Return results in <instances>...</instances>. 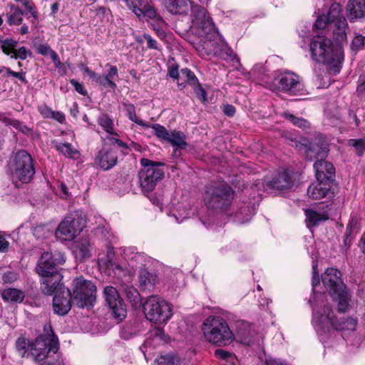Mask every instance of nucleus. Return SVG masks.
<instances>
[{"instance_id": "49", "label": "nucleus", "mask_w": 365, "mask_h": 365, "mask_svg": "<svg viewBox=\"0 0 365 365\" xmlns=\"http://www.w3.org/2000/svg\"><path fill=\"white\" fill-rule=\"evenodd\" d=\"M36 51L38 53L43 56L49 55L50 57L52 56V53H56L51 48V47L46 43H41L36 46Z\"/></svg>"}, {"instance_id": "54", "label": "nucleus", "mask_w": 365, "mask_h": 365, "mask_svg": "<svg viewBox=\"0 0 365 365\" xmlns=\"http://www.w3.org/2000/svg\"><path fill=\"white\" fill-rule=\"evenodd\" d=\"M215 356L219 358V359H229L230 358H232V355L225 351V350H223V349H216L215 351Z\"/></svg>"}, {"instance_id": "64", "label": "nucleus", "mask_w": 365, "mask_h": 365, "mask_svg": "<svg viewBox=\"0 0 365 365\" xmlns=\"http://www.w3.org/2000/svg\"><path fill=\"white\" fill-rule=\"evenodd\" d=\"M91 79L96 83L102 85L105 87V78L103 76H99L95 73Z\"/></svg>"}, {"instance_id": "44", "label": "nucleus", "mask_w": 365, "mask_h": 365, "mask_svg": "<svg viewBox=\"0 0 365 365\" xmlns=\"http://www.w3.org/2000/svg\"><path fill=\"white\" fill-rule=\"evenodd\" d=\"M349 145L353 146L359 155L365 150V140L364 138L350 139L349 140Z\"/></svg>"}, {"instance_id": "31", "label": "nucleus", "mask_w": 365, "mask_h": 365, "mask_svg": "<svg viewBox=\"0 0 365 365\" xmlns=\"http://www.w3.org/2000/svg\"><path fill=\"white\" fill-rule=\"evenodd\" d=\"M123 106L127 117L133 122L143 127L149 128L150 125L138 118L135 113V108L133 104L123 103Z\"/></svg>"}, {"instance_id": "19", "label": "nucleus", "mask_w": 365, "mask_h": 365, "mask_svg": "<svg viewBox=\"0 0 365 365\" xmlns=\"http://www.w3.org/2000/svg\"><path fill=\"white\" fill-rule=\"evenodd\" d=\"M307 195L313 200L322 198L330 199L334 195L331 189V181L329 180H317L312 183L307 189Z\"/></svg>"}, {"instance_id": "12", "label": "nucleus", "mask_w": 365, "mask_h": 365, "mask_svg": "<svg viewBox=\"0 0 365 365\" xmlns=\"http://www.w3.org/2000/svg\"><path fill=\"white\" fill-rule=\"evenodd\" d=\"M143 312L147 319L156 323H165L173 316L170 304L161 297L150 296L143 303Z\"/></svg>"}, {"instance_id": "47", "label": "nucleus", "mask_w": 365, "mask_h": 365, "mask_svg": "<svg viewBox=\"0 0 365 365\" xmlns=\"http://www.w3.org/2000/svg\"><path fill=\"white\" fill-rule=\"evenodd\" d=\"M31 52L24 46L20 47L19 49H16L11 58L16 59L25 60L28 56H31Z\"/></svg>"}, {"instance_id": "2", "label": "nucleus", "mask_w": 365, "mask_h": 365, "mask_svg": "<svg viewBox=\"0 0 365 365\" xmlns=\"http://www.w3.org/2000/svg\"><path fill=\"white\" fill-rule=\"evenodd\" d=\"M309 302L312 306V323L318 333L330 331L331 329L339 331H351L356 329L357 321L352 317L344 318L341 321L335 319L334 312L323 293L317 294Z\"/></svg>"}, {"instance_id": "58", "label": "nucleus", "mask_w": 365, "mask_h": 365, "mask_svg": "<svg viewBox=\"0 0 365 365\" xmlns=\"http://www.w3.org/2000/svg\"><path fill=\"white\" fill-rule=\"evenodd\" d=\"M356 91L359 95L365 96V77H359V85L357 86Z\"/></svg>"}, {"instance_id": "4", "label": "nucleus", "mask_w": 365, "mask_h": 365, "mask_svg": "<svg viewBox=\"0 0 365 365\" xmlns=\"http://www.w3.org/2000/svg\"><path fill=\"white\" fill-rule=\"evenodd\" d=\"M312 58L318 63L329 65L334 74L339 72L344 59L342 46L334 44L330 38L317 35L314 36L309 44Z\"/></svg>"}, {"instance_id": "36", "label": "nucleus", "mask_w": 365, "mask_h": 365, "mask_svg": "<svg viewBox=\"0 0 365 365\" xmlns=\"http://www.w3.org/2000/svg\"><path fill=\"white\" fill-rule=\"evenodd\" d=\"M1 120L5 125H11L16 129L21 131L22 133H26L29 131V128L26 125H25L22 122L18 120L9 118L7 117H3L2 118H1Z\"/></svg>"}, {"instance_id": "29", "label": "nucleus", "mask_w": 365, "mask_h": 365, "mask_svg": "<svg viewBox=\"0 0 365 365\" xmlns=\"http://www.w3.org/2000/svg\"><path fill=\"white\" fill-rule=\"evenodd\" d=\"M4 301L11 302H21L25 297L24 292L17 289H6L1 294Z\"/></svg>"}, {"instance_id": "48", "label": "nucleus", "mask_w": 365, "mask_h": 365, "mask_svg": "<svg viewBox=\"0 0 365 365\" xmlns=\"http://www.w3.org/2000/svg\"><path fill=\"white\" fill-rule=\"evenodd\" d=\"M358 222L355 219H351L346 226V235L354 236L357 232Z\"/></svg>"}, {"instance_id": "33", "label": "nucleus", "mask_w": 365, "mask_h": 365, "mask_svg": "<svg viewBox=\"0 0 365 365\" xmlns=\"http://www.w3.org/2000/svg\"><path fill=\"white\" fill-rule=\"evenodd\" d=\"M327 17L329 18L331 21V24L334 21L339 20L340 18H344L341 14V7L339 3H334L331 5Z\"/></svg>"}, {"instance_id": "6", "label": "nucleus", "mask_w": 365, "mask_h": 365, "mask_svg": "<svg viewBox=\"0 0 365 365\" xmlns=\"http://www.w3.org/2000/svg\"><path fill=\"white\" fill-rule=\"evenodd\" d=\"M341 272L333 267L328 268L322 276V281L337 304L339 312H346L350 307V294L341 280Z\"/></svg>"}, {"instance_id": "56", "label": "nucleus", "mask_w": 365, "mask_h": 365, "mask_svg": "<svg viewBox=\"0 0 365 365\" xmlns=\"http://www.w3.org/2000/svg\"><path fill=\"white\" fill-rule=\"evenodd\" d=\"M223 113L229 117H232L235 113V108L232 105L227 104L222 106Z\"/></svg>"}, {"instance_id": "13", "label": "nucleus", "mask_w": 365, "mask_h": 365, "mask_svg": "<svg viewBox=\"0 0 365 365\" xmlns=\"http://www.w3.org/2000/svg\"><path fill=\"white\" fill-rule=\"evenodd\" d=\"M140 163L143 167L139 173L140 186L144 192H150L163 178L164 171L160 168V163L147 158H142Z\"/></svg>"}, {"instance_id": "30", "label": "nucleus", "mask_w": 365, "mask_h": 365, "mask_svg": "<svg viewBox=\"0 0 365 365\" xmlns=\"http://www.w3.org/2000/svg\"><path fill=\"white\" fill-rule=\"evenodd\" d=\"M156 275L149 272L145 269H141L139 274V282L145 288H153L155 284Z\"/></svg>"}, {"instance_id": "11", "label": "nucleus", "mask_w": 365, "mask_h": 365, "mask_svg": "<svg viewBox=\"0 0 365 365\" xmlns=\"http://www.w3.org/2000/svg\"><path fill=\"white\" fill-rule=\"evenodd\" d=\"M10 170L14 180L23 183L29 182L35 174L31 156L25 150L17 152L10 164Z\"/></svg>"}, {"instance_id": "55", "label": "nucleus", "mask_w": 365, "mask_h": 365, "mask_svg": "<svg viewBox=\"0 0 365 365\" xmlns=\"http://www.w3.org/2000/svg\"><path fill=\"white\" fill-rule=\"evenodd\" d=\"M143 38L146 40L148 42V47L151 49H158V43L149 34H145L143 36Z\"/></svg>"}, {"instance_id": "59", "label": "nucleus", "mask_w": 365, "mask_h": 365, "mask_svg": "<svg viewBox=\"0 0 365 365\" xmlns=\"http://www.w3.org/2000/svg\"><path fill=\"white\" fill-rule=\"evenodd\" d=\"M197 88L195 90L197 97L205 101L206 100V92L200 86L199 83L196 84Z\"/></svg>"}, {"instance_id": "60", "label": "nucleus", "mask_w": 365, "mask_h": 365, "mask_svg": "<svg viewBox=\"0 0 365 365\" xmlns=\"http://www.w3.org/2000/svg\"><path fill=\"white\" fill-rule=\"evenodd\" d=\"M9 242L1 235H0V252H5L9 250Z\"/></svg>"}, {"instance_id": "17", "label": "nucleus", "mask_w": 365, "mask_h": 365, "mask_svg": "<svg viewBox=\"0 0 365 365\" xmlns=\"http://www.w3.org/2000/svg\"><path fill=\"white\" fill-rule=\"evenodd\" d=\"M53 294V312L58 316L67 314L73 304L71 291L61 283L56 286L51 295Z\"/></svg>"}, {"instance_id": "43", "label": "nucleus", "mask_w": 365, "mask_h": 365, "mask_svg": "<svg viewBox=\"0 0 365 365\" xmlns=\"http://www.w3.org/2000/svg\"><path fill=\"white\" fill-rule=\"evenodd\" d=\"M282 115L287 118V120H289L290 122H292L294 125L299 127V128H306L307 127V122L302 119V118H297L294 115H293L291 113H289L287 112H284L283 113Z\"/></svg>"}, {"instance_id": "5", "label": "nucleus", "mask_w": 365, "mask_h": 365, "mask_svg": "<svg viewBox=\"0 0 365 365\" xmlns=\"http://www.w3.org/2000/svg\"><path fill=\"white\" fill-rule=\"evenodd\" d=\"M329 145L324 136L319 135L310 143L309 146L305 148L304 153L306 158L309 160H316L314 168L317 180H329L331 181L335 175L334 165L324 160L329 153Z\"/></svg>"}, {"instance_id": "25", "label": "nucleus", "mask_w": 365, "mask_h": 365, "mask_svg": "<svg viewBox=\"0 0 365 365\" xmlns=\"http://www.w3.org/2000/svg\"><path fill=\"white\" fill-rule=\"evenodd\" d=\"M347 25V21L345 18H340L339 20L334 21V23L331 24L329 30H331L333 36L339 43H342L346 40V29Z\"/></svg>"}, {"instance_id": "40", "label": "nucleus", "mask_w": 365, "mask_h": 365, "mask_svg": "<svg viewBox=\"0 0 365 365\" xmlns=\"http://www.w3.org/2000/svg\"><path fill=\"white\" fill-rule=\"evenodd\" d=\"M180 78L187 81L190 85H196L198 80L195 75L188 68H183L180 71Z\"/></svg>"}, {"instance_id": "10", "label": "nucleus", "mask_w": 365, "mask_h": 365, "mask_svg": "<svg viewBox=\"0 0 365 365\" xmlns=\"http://www.w3.org/2000/svg\"><path fill=\"white\" fill-rule=\"evenodd\" d=\"M96 287L83 277H76L73 282L71 296L73 304L79 308L91 307L96 301Z\"/></svg>"}, {"instance_id": "23", "label": "nucleus", "mask_w": 365, "mask_h": 365, "mask_svg": "<svg viewBox=\"0 0 365 365\" xmlns=\"http://www.w3.org/2000/svg\"><path fill=\"white\" fill-rule=\"evenodd\" d=\"M123 255L132 267L145 266L149 261V258L144 253L134 252L130 248L125 250Z\"/></svg>"}, {"instance_id": "1", "label": "nucleus", "mask_w": 365, "mask_h": 365, "mask_svg": "<svg viewBox=\"0 0 365 365\" xmlns=\"http://www.w3.org/2000/svg\"><path fill=\"white\" fill-rule=\"evenodd\" d=\"M166 9L173 15L190 14L191 29L200 38L195 48L201 56H215L233 61L232 51L221 38L207 10L190 0H166Z\"/></svg>"}, {"instance_id": "37", "label": "nucleus", "mask_w": 365, "mask_h": 365, "mask_svg": "<svg viewBox=\"0 0 365 365\" xmlns=\"http://www.w3.org/2000/svg\"><path fill=\"white\" fill-rule=\"evenodd\" d=\"M107 66L110 67V70L108 74L103 77L105 78V87L109 86L110 88L115 89L116 84L114 83L113 79L115 76H118V69L115 66L107 64Z\"/></svg>"}, {"instance_id": "42", "label": "nucleus", "mask_w": 365, "mask_h": 365, "mask_svg": "<svg viewBox=\"0 0 365 365\" xmlns=\"http://www.w3.org/2000/svg\"><path fill=\"white\" fill-rule=\"evenodd\" d=\"M179 362L178 357L173 355L161 356L157 360L158 365H178Z\"/></svg>"}, {"instance_id": "18", "label": "nucleus", "mask_w": 365, "mask_h": 365, "mask_svg": "<svg viewBox=\"0 0 365 365\" xmlns=\"http://www.w3.org/2000/svg\"><path fill=\"white\" fill-rule=\"evenodd\" d=\"M297 177V173L284 170L282 172L277 173L272 180L267 182V187L269 190H288L294 185Z\"/></svg>"}, {"instance_id": "26", "label": "nucleus", "mask_w": 365, "mask_h": 365, "mask_svg": "<svg viewBox=\"0 0 365 365\" xmlns=\"http://www.w3.org/2000/svg\"><path fill=\"white\" fill-rule=\"evenodd\" d=\"M306 222L308 227L317 226L320 223L327 220L329 217L327 214L321 212H317L312 209L305 210Z\"/></svg>"}, {"instance_id": "62", "label": "nucleus", "mask_w": 365, "mask_h": 365, "mask_svg": "<svg viewBox=\"0 0 365 365\" xmlns=\"http://www.w3.org/2000/svg\"><path fill=\"white\" fill-rule=\"evenodd\" d=\"M169 76L175 80L178 81L180 78V72L178 71L177 68H171L169 70Z\"/></svg>"}, {"instance_id": "61", "label": "nucleus", "mask_w": 365, "mask_h": 365, "mask_svg": "<svg viewBox=\"0 0 365 365\" xmlns=\"http://www.w3.org/2000/svg\"><path fill=\"white\" fill-rule=\"evenodd\" d=\"M265 365H289V364L284 363V361H282L279 359L269 357L265 361Z\"/></svg>"}, {"instance_id": "28", "label": "nucleus", "mask_w": 365, "mask_h": 365, "mask_svg": "<svg viewBox=\"0 0 365 365\" xmlns=\"http://www.w3.org/2000/svg\"><path fill=\"white\" fill-rule=\"evenodd\" d=\"M167 143H170L173 148H180V149H185L187 143H186V137L185 134L180 131H171Z\"/></svg>"}, {"instance_id": "15", "label": "nucleus", "mask_w": 365, "mask_h": 365, "mask_svg": "<svg viewBox=\"0 0 365 365\" xmlns=\"http://www.w3.org/2000/svg\"><path fill=\"white\" fill-rule=\"evenodd\" d=\"M273 86L279 91L291 96L302 95L304 91L300 77L292 72L279 74L274 79Z\"/></svg>"}, {"instance_id": "52", "label": "nucleus", "mask_w": 365, "mask_h": 365, "mask_svg": "<svg viewBox=\"0 0 365 365\" xmlns=\"http://www.w3.org/2000/svg\"><path fill=\"white\" fill-rule=\"evenodd\" d=\"M38 111L44 118H50L51 116L53 115V110L46 105H41L38 106Z\"/></svg>"}, {"instance_id": "63", "label": "nucleus", "mask_w": 365, "mask_h": 365, "mask_svg": "<svg viewBox=\"0 0 365 365\" xmlns=\"http://www.w3.org/2000/svg\"><path fill=\"white\" fill-rule=\"evenodd\" d=\"M50 118L55 119L57 121L62 123L65 120V116L61 112L53 111V115H52Z\"/></svg>"}, {"instance_id": "46", "label": "nucleus", "mask_w": 365, "mask_h": 365, "mask_svg": "<svg viewBox=\"0 0 365 365\" xmlns=\"http://www.w3.org/2000/svg\"><path fill=\"white\" fill-rule=\"evenodd\" d=\"M351 47L354 51L365 48V36L361 35L356 36L352 40Z\"/></svg>"}, {"instance_id": "39", "label": "nucleus", "mask_w": 365, "mask_h": 365, "mask_svg": "<svg viewBox=\"0 0 365 365\" xmlns=\"http://www.w3.org/2000/svg\"><path fill=\"white\" fill-rule=\"evenodd\" d=\"M123 289L127 298L130 302L138 303L140 299V294L135 288H134L133 286L124 285L123 286Z\"/></svg>"}, {"instance_id": "16", "label": "nucleus", "mask_w": 365, "mask_h": 365, "mask_svg": "<svg viewBox=\"0 0 365 365\" xmlns=\"http://www.w3.org/2000/svg\"><path fill=\"white\" fill-rule=\"evenodd\" d=\"M103 297L113 317L119 322L123 320L127 315V309L118 291L113 286H106L104 287Z\"/></svg>"}, {"instance_id": "51", "label": "nucleus", "mask_w": 365, "mask_h": 365, "mask_svg": "<svg viewBox=\"0 0 365 365\" xmlns=\"http://www.w3.org/2000/svg\"><path fill=\"white\" fill-rule=\"evenodd\" d=\"M70 83L73 86L75 90L83 96L87 95V91L84 88V86L82 83H80L75 79L71 80Z\"/></svg>"}, {"instance_id": "38", "label": "nucleus", "mask_w": 365, "mask_h": 365, "mask_svg": "<svg viewBox=\"0 0 365 365\" xmlns=\"http://www.w3.org/2000/svg\"><path fill=\"white\" fill-rule=\"evenodd\" d=\"M153 133L162 141L167 142L170 132L160 124H153L152 125Z\"/></svg>"}, {"instance_id": "9", "label": "nucleus", "mask_w": 365, "mask_h": 365, "mask_svg": "<svg viewBox=\"0 0 365 365\" xmlns=\"http://www.w3.org/2000/svg\"><path fill=\"white\" fill-rule=\"evenodd\" d=\"M29 346L28 356H31L36 362L46 359L50 352L56 354L58 349V340L51 324H45L43 334L31 342Z\"/></svg>"}, {"instance_id": "41", "label": "nucleus", "mask_w": 365, "mask_h": 365, "mask_svg": "<svg viewBox=\"0 0 365 365\" xmlns=\"http://www.w3.org/2000/svg\"><path fill=\"white\" fill-rule=\"evenodd\" d=\"M31 343L28 342L24 338H19L16 343V349L20 355L24 356L26 354L29 353V345Z\"/></svg>"}, {"instance_id": "27", "label": "nucleus", "mask_w": 365, "mask_h": 365, "mask_svg": "<svg viewBox=\"0 0 365 365\" xmlns=\"http://www.w3.org/2000/svg\"><path fill=\"white\" fill-rule=\"evenodd\" d=\"M53 147L59 152H61L64 156L76 159L79 157V151L76 149L71 143H61L56 140L53 141Z\"/></svg>"}, {"instance_id": "50", "label": "nucleus", "mask_w": 365, "mask_h": 365, "mask_svg": "<svg viewBox=\"0 0 365 365\" xmlns=\"http://www.w3.org/2000/svg\"><path fill=\"white\" fill-rule=\"evenodd\" d=\"M6 73L9 76H11L14 78H19L21 81L24 83H27V81L25 77V73L23 72H15L13 71L11 68H6Z\"/></svg>"}, {"instance_id": "34", "label": "nucleus", "mask_w": 365, "mask_h": 365, "mask_svg": "<svg viewBox=\"0 0 365 365\" xmlns=\"http://www.w3.org/2000/svg\"><path fill=\"white\" fill-rule=\"evenodd\" d=\"M18 42L11 38H6L0 41V47L2 51L6 54H14L15 48H16Z\"/></svg>"}, {"instance_id": "20", "label": "nucleus", "mask_w": 365, "mask_h": 365, "mask_svg": "<svg viewBox=\"0 0 365 365\" xmlns=\"http://www.w3.org/2000/svg\"><path fill=\"white\" fill-rule=\"evenodd\" d=\"M117 149L114 147H104L96 156L97 163L103 169L109 170L117 163Z\"/></svg>"}, {"instance_id": "21", "label": "nucleus", "mask_w": 365, "mask_h": 365, "mask_svg": "<svg viewBox=\"0 0 365 365\" xmlns=\"http://www.w3.org/2000/svg\"><path fill=\"white\" fill-rule=\"evenodd\" d=\"M346 11L351 21L365 18V0H349Z\"/></svg>"}, {"instance_id": "14", "label": "nucleus", "mask_w": 365, "mask_h": 365, "mask_svg": "<svg viewBox=\"0 0 365 365\" xmlns=\"http://www.w3.org/2000/svg\"><path fill=\"white\" fill-rule=\"evenodd\" d=\"M84 227L83 218L77 212L71 213L59 224L56 231V237L61 240H72Z\"/></svg>"}, {"instance_id": "3", "label": "nucleus", "mask_w": 365, "mask_h": 365, "mask_svg": "<svg viewBox=\"0 0 365 365\" xmlns=\"http://www.w3.org/2000/svg\"><path fill=\"white\" fill-rule=\"evenodd\" d=\"M66 262L61 252H43L39 258L36 270L41 276V289L44 294L51 295L63 278L58 267Z\"/></svg>"}, {"instance_id": "53", "label": "nucleus", "mask_w": 365, "mask_h": 365, "mask_svg": "<svg viewBox=\"0 0 365 365\" xmlns=\"http://www.w3.org/2000/svg\"><path fill=\"white\" fill-rule=\"evenodd\" d=\"M4 283H11L17 279V274L13 272L5 273L2 277Z\"/></svg>"}, {"instance_id": "45", "label": "nucleus", "mask_w": 365, "mask_h": 365, "mask_svg": "<svg viewBox=\"0 0 365 365\" xmlns=\"http://www.w3.org/2000/svg\"><path fill=\"white\" fill-rule=\"evenodd\" d=\"M314 26L317 29H330L331 28V21L329 18L327 17L326 15H322L318 17L317 19Z\"/></svg>"}, {"instance_id": "22", "label": "nucleus", "mask_w": 365, "mask_h": 365, "mask_svg": "<svg viewBox=\"0 0 365 365\" xmlns=\"http://www.w3.org/2000/svg\"><path fill=\"white\" fill-rule=\"evenodd\" d=\"M91 248L89 239L85 237L76 240L73 247L76 257L80 260L91 257Z\"/></svg>"}, {"instance_id": "8", "label": "nucleus", "mask_w": 365, "mask_h": 365, "mask_svg": "<svg viewBox=\"0 0 365 365\" xmlns=\"http://www.w3.org/2000/svg\"><path fill=\"white\" fill-rule=\"evenodd\" d=\"M202 330L205 339L218 346L230 344L234 335L227 323L220 317H210L203 322Z\"/></svg>"}, {"instance_id": "7", "label": "nucleus", "mask_w": 365, "mask_h": 365, "mask_svg": "<svg viewBox=\"0 0 365 365\" xmlns=\"http://www.w3.org/2000/svg\"><path fill=\"white\" fill-rule=\"evenodd\" d=\"M234 198L232 188L223 182H214L205 187L203 200L207 209L214 212H225Z\"/></svg>"}, {"instance_id": "24", "label": "nucleus", "mask_w": 365, "mask_h": 365, "mask_svg": "<svg viewBox=\"0 0 365 365\" xmlns=\"http://www.w3.org/2000/svg\"><path fill=\"white\" fill-rule=\"evenodd\" d=\"M127 7L131 9L133 13L140 17L145 14L151 17L155 15V11L153 9H146V6L143 4V0H123Z\"/></svg>"}, {"instance_id": "32", "label": "nucleus", "mask_w": 365, "mask_h": 365, "mask_svg": "<svg viewBox=\"0 0 365 365\" xmlns=\"http://www.w3.org/2000/svg\"><path fill=\"white\" fill-rule=\"evenodd\" d=\"M10 8L12 13L8 15L7 22L10 25L21 24L23 21L22 16L24 15L23 11L15 5H11Z\"/></svg>"}, {"instance_id": "57", "label": "nucleus", "mask_w": 365, "mask_h": 365, "mask_svg": "<svg viewBox=\"0 0 365 365\" xmlns=\"http://www.w3.org/2000/svg\"><path fill=\"white\" fill-rule=\"evenodd\" d=\"M150 333H151V336L155 338H158L160 340H164L165 332L161 328L153 329Z\"/></svg>"}, {"instance_id": "35", "label": "nucleus", "mask_w": 365, "mask_h": 365, "mask_svg": "<svg viewBox=\"0 0 365 365\" xmlns=\"http://www.w3.org/2000/svg\"><path fill=\"white\" fill-rule=\"evenodd\" d=\"M98 123L106 132L110 134H114L113 122L107 115L102 114L100 115L98 119Z\"/></svg>"}]
</instances>
